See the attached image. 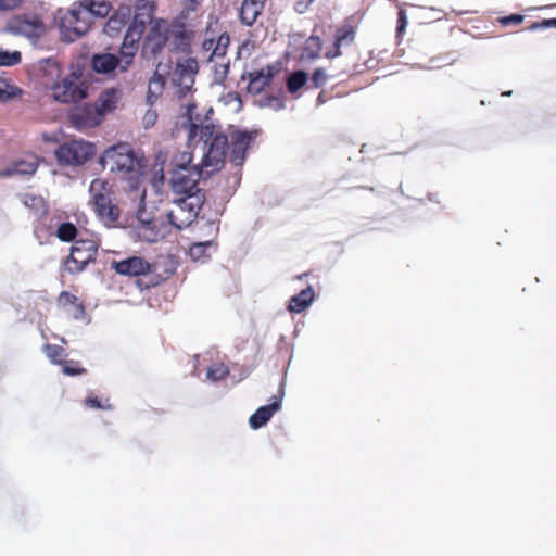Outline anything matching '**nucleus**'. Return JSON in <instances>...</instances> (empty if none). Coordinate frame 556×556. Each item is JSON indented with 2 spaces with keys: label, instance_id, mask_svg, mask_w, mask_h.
<instances>
[{
  "label": "nucleus",
  "instance_id": "nucleus-54",
  "mask_svg": "<svg viewBox=\"0 0 556 556\" xmlns=\"http://www.w3.org/2000/svg\"><path fill=\"white\" fill-rule=\"evenodd\" d=\"M203 3V0H184L186 11H197V9Z\"/></svg>",
  "mask_w": 556,
  "mask_h": 556
},
{
  "label": "nucleus",
  "instance_id": "nucleus-61",
  "mask_svg": "<svg viewBox=\"0 0 556 556\" xmlns=\"http://www.w3.org/2000/svg\"><path fill=\"white\" fill-rule=\"evenodd\" d=\"M331 52H336V47L333 46V49L330 50Z\"/></svg>",
  "mask_w": 556,
  "mask_h": 556
},
{
  "label": "nucleus",
  "instance_id": "nucleus-3",
  "mask_svg": "<svg viewBox=\"0 0 556 556\" xmlns=\"http://www.w3.org/2000/svg\"><path fill=\"white\" fill-rule=\"evenodd\" d=\"M101 164L103 168H108L121 179L126 180L131 190L139 188L143 166L129 146L118 144L106 149L101 156Z\"/></svg>",
  "mask_w": 556,
  "mask_h": 556
},
{
  "label": "nucleus",
  "instance_id": "nucleus-23",
  "mask_svg": "<svg viewBox=\"0 0 556 556\" xmlns=\"http://www.w3.org/2000/svg\"><path fill=\"white\" fill-rule=\"evenodd\" d=\"M262 0H244L241 4L240 18L245 25H252L263 10Z\"/></svg>",
  "mask_w": 556,
  "mask_h": 556
},
{
  "label": "nucleus",
  "instance_id": "nucleus-41",
  "mask_svg": "<svg viewBox=\"0 0 556 556\" xmlns=\"http://www.w3.org/2000/svg\"><path fill=\"white\" fill-rule=\"evenodd\" d=\"M62 371L67 376H75L85 372V369L77 367V364L71 361L62 363Z\"/></svg>",
  "mask_w": 556,
  "mask_h": 556
},
{
  "label": "nucleus",
  "instance_id": "nucleus-5",
  "mask_svg": "<svg viewBox=\"0 0 556 556\" xmlns=\"http://www.w3.org/2000/svg\"><path fill=\"white\" fill-rule=\"evenodd\" d=\"M199 71V63L195 58H182L177 60L170 75V84L174 94L185 99L192 94L195 75Z\"/></svg>",
  "mask_w": 556,
  "mask_h": 556
},
{
  "label": "nucleus",
  "instance_id": "nucleus-4",
  "mask_svg": "<svg viewBox=\"0 0 556 556\" xmlns=\"http://www.w3.org/2000/svg\"><path fill=\"white\" fill-rule=\"evenodd\" d=\"M90 26L91 18L79 2H75L60 18L62 39L67 42H74L87 34Z\"/></svg>",
  "mask_w": 556,
  "mask_h": 556
},
{
  "label": "nucleus",
  "instance_id": "nucleus-22",
  "mask_svg": "<svg viewBox=\"0 0 556 556\" xmlns=\"http://www.w3.org/2000/svg\"><path fill=\"white\" fill-rule=\"evenodd\" d=\"M81 8L89 14V17L103 18L109 15L112 5L108 0H79Z\"/></svg>",
  "mask_w": 556,
  "mask_h": 556
},
{
  "label": "nucleus",
  "instance_id": "nucleus-44",
  "mask_svg": "<svg viewBox=\"0 0 556 556\" xmlns=\"http://www.w3.org/2000/svg\"><path fill=\"white\" fill-rule=\"evenodd\" d=\"M58 301H59V304L64 305V306L73 305V304L77 303V298L67 291H62Z\"/></svg>",
  "mask_w": 556,
  "mask_h": 556
},
{
  "label": "nucleus",
  "instance_id": "nucleus-37",
  "mask_svg": "<svg viewBox=\"0 0 556 556\" xmlns=\"http://www.w3.org/2000/svg\"><path fill=\"white\" fill-rule=\"evenodd\" d=\"M228 375V368L222 364H213L206 372V378L212 381H219Z\"/></svg>",
  "mask_w": 556,
  "mask_h": 556
},
{
  "label": "nucleus",
  "instance_id": "nucleus-38",
  "mask_svg": "<svg viewBox=\"0 0 556 556\" xmlns=\"http://www.w3.org/2000/svg\"><path fill=\"white\" fill-rule=\"evenodd\" d=\"M22 55L18 51H5L0 49V66H13L21 62Z\"/></svg>",
  "mask_w": 556,
  "mask_h": 556
},
{
  "label": "nucleus",
  "instance_id": "nucleus-6",
  "mask_svg": "<svg viewBox=\"0 0 556 556\" xmlns=\"http://www.w3.org/2000/svg\"><path fill=\"white\" fill-rule=\"evenodd\" d=\"M169 36V25L166 21L153 22L142 43V56L147 60L156 59L168 47Z\"/></svg>",
  "mask_w": 556,
  "mask_h": 556
},
{
  "label": "nucleus",
  "instance_id": "nucleus-55",
  "mask_svg": "<svg viewBox=\"0 0 556 556\" xmlns=\"http://www.w3.org/2000/svg\"><path fill=\"white\" fill-rule=\"evenodd\" d=\"M311 2H313V0H306V2H304V1H298V2L295 3V10H296V12H299V13H304V12H305V10L307 9V5H308Z\"/></svg>",
  "mask_w": 556,
  "mask_h": 556
},
{
  "label": "nucleus",
  "instance_id": "nucleus-52",
  "mask_svg": "<svg viewBox=\"0 0 556 556\" xmlns=\"http://www.w3.org/2000/svg\"><path fill=\"white\" fill-rule=\"evenodd\" d=\"M397 33L404 31L407 26V16L404 10H400L399 12V21H397Z\"/></svg>",
  "mask_w": 556,
  "mask_h": 556
},
{
  "label": "nucleus",
  "instance_id": "nucleus-8",
  "mask_svg": "<svg viewBox=\"0 0 556 556\" xmlns=\"http://www.w3.org/2000/svg\"><path fill=\"white\" fill-rule=\"evenodd\" d=\"M7 29L14 36H22L35 45L46 31L42 20L36 14L17 15L9 21Z\"/></svg>",
  "mask_w": 556,
  "mask_h": 556
},
{
  "label": "nucleus",
  "instance_id": "nucleus-10",
  "mask_svg": "<svg viewBox=\"0 0 556 556\" xmlns=\"http://www.w3.org/2000/svg\"><path fill=\"white\" fill-rule=\"evenodd\" d=\"M98 248L93 241L79 240L72 248L71 254L65 261V269L71 274H78L94 260Z\"/></svg>",
  "mask_w": 556,
  "mask_h": 556
},
{
  "label": "nucleus",
  "instance_id": "nucleus-16",
  "mask_svg": "<svg viewBox=\"0 0 556 556\" xmlns=\"http://www.w3.org/2000/svg\"><path fill=\"white\" fill-rule=\"evenodd\" d=\"M141 29L136 26L130 27L126 33L119 50L123 70H128L132 64L138 50L137 42L141 38Z\"/></svg>",
  "mask_w": 556,
  "mask_h": 556
},
{
  "label": "nucleus",
  "instance_id": "nucleus-20",
  "mask_svg": "<svg viewBox=\"0 0 556 556\" xmlns=\"http://www.w3.org/2000/svg\"><path fill=\"white\" fill-rule=\"evenodd\" d=\"M280 400H275L269 405L258 407L249 419L250 427L252 429H260L261 427L265 426L270 420L273 415L280 409Z\"/></svg>",
  "mask_w": 556,
  "mask_h": 556
},
{
  "label": "nucleus",
  "instance_id": "nucleus-26",
  "mask_svg": "<svg viewBox=\"0 0 556 556\" xmlns=\"http://www.w3.org/2000/svg\"><path fill=\"white\" fill-rule=\"evenodd\" d=\"M164 163L165 156L162 153L156 155V161L153 168V176L151 178V186L155 193L161 194L164 186Z\"/></svg>",
  "mask_w": 556,
  "mask_h": 556
},
{
  "label": "nucleus",
  "instance_id": "nucleus-51",
  "mask_svg": "<svg viewBox=\"0 0 556 556\" xmlns=\"http://www.w3.org/2000/svg\"><path fill=\"white\" fill-rule=\"evenodd\" d=\"M264 105L270 106L275 110H280L285 106L282 100L276 97L268 98Z\"/></svg>",
  "mask_w": 556,
  "mask_h": 556
},
{
  "label": "nucleus",
  "instance_id": "nucleus-49",
  "mask_svg": "<svg viewBox=\"0 0 556 556\" xmlns=\"http://www.w3.org/2000/svg\"><path fill=\"white\" fill-rule=\"evenodd\" d=\"M156 118H157V115H156L155 111L149 110L146 113V115L143 116V124H144V126L147 128L151 127L156 122Z\"/></svg>",
  "mask_w": 556,
  "mask_h": 556
},
{
  "label": "nucleus",
  "instance_id": "nucleus-11",
  "mask_svg": "<svg viewBox=\"0 0 556 556\" xmlns=\"http://www.w3.org/2000/svg\"><path fill=\"white\" fill-rule=\"evenodd\" d=\"M211 33H214L213 23H208L206 26L204 40L202 42V50L203 52L208 53V62H213L214 60H223L226 56L230 38L227 33H223L218 36L217 41H215V37H208Z\"/></svg>",
  "mask_w": 556,
  "mask_h": 556
},
{
  "label": "nucleus",
  "instance_id": "nucleus-35",
  "mask_svg": "<svg viewBox=\"0 0 556 556\" xmlns=\"http://www.w3.org/2000/svg\"><path fill=\"white\" fill-rule=\"evenodd\" d=\"M307 81V75L303 71H296L294 72L287 81L288 90L291 93H294L300 88H302L305 83Z\"/></svg>",
  "mask_w": 556,
  "mask_h": 556
},
{
  "label": "nucleus",
  "instance_id": "nucleus-9",
  "mask_svg": "<svg viewBox=\"0 0 556 556\" xmlns=\"http://www.w3.org/2000/svg\"><path fill=\"white\" fill-rule=\"evenodd\" d=\"M94 146L84 140H72L55 150L61 165L78 166L86 163L94 154Z\"/></svg>",
  "mask_w": 556,
  "mask_h": 556
},
{
  "label": "nucleus",
  "instance_id": "nucleus-43",
  "mask_svg": "<svg viewBox=\"0 0 556 556\" xmlns=\"http://www.w3.org/2000/svg\"><path fill=\"white\" fill-rule=\"evenodd\" d=\"M15 96L14 88L5 80L0 79V99H10Z\"/></svg>",
  "mask_w": 556,
  "mask_h": 556
},
{
  "label": "nucleus",
  "instance_id": "nucleus-53",
  "mask_svg": "<svg viewBox=\"0 0 556 556\" xmlns=\"http://www.w3.org/2000/svg\"><path fill=\"white\" fill-rule=\"evenodd\" d=\"M86 405L91 407V408H103V409H109L110 408V405L106 404V405H103L100 403V401L97 399V397H89L86 400Z\"/></svg>",
  "mask_w": 556,
  "mask_h": 556
},
{
  "label": "nucleus",
  "instance_id": "nucleus-32",
  "mask_svg": "<svg viewBox=\"0 0 556 556\" xmlns=\"http://www.w3.org/2000/svg\"><path fill=\"white\" fill-rule=\"evenodd\" d=\"M89 193L91 197V201L99 199L102 195H108L112 193L111 185L102 179V178H96L91 181L89 186Z\"/></svg>",
  "mask_w": 556,
  "mask_h": 556
},
{
  "label": "nucleus",
  "instance_id": "nucleus-31",
  "mask_svg": "<svg viewBox=\"0 0 556 556\" xmlns=\"http://www.w3.org/2000/svg\"><path fill=\"white\" fill-rule=\"evenodd\" d=\"M165 85V79L155 71L153 77L149 81L147 99L150 103L157 99Z\"/></svg>",
  "mask_w": 556,
  "mask_h": 556
},
{
  "label": "nucleus",
  "instance_id": "nucleus-36",
  "mask_svg": "<svg viewBox=\"0 0 556 556\" xmlns=\"http://www.w3.org/2000/svg\"><path fill=\"white\" fill-rule=\"evenodd\" d=\"M77 233L76 227L72 223H63L59 226L56 236L60 240L70 242L75 239Z\"/></svg>",
  "mask_w": 556,
  "mask_h": 556
},
{
  "label": "nucleus",
  "instance_id": "nucleus-58",
  "mask_svg": "<svg viewBox=\"0 0 556 556\" xmlns=\"http://www.w3.org/2000/svg\"><path fill=\"white\" fill-rule=\"evenodd\" d=\"M116 23H117V21H116V20H114V18H110V20H109V23H108V26H111L112 24H116Z\"/></svg>",
  "mask_w": 556,
  "mask_h": 556
},
{
  "label": "nucleus",
  "instance_id": "nucleus-57",
  "mask_svg": "<svg viewBox=\"0 0 556 556\" xmlns=\"http://www.w3.org/2000/svg\"><path fill=\"white\" fill-rule=\"evenodd\" d=\"M317 103H318V104H323V103H325V100H324V98H323V93H320V94L318 96V98H317Z\"/></svg>",
  "mask_w": 556,
  "mask_h": 556
},
{
  "label": "nucleus",
  "instance_id": "nucleus-42",
  "mask_svg": "<svg viewBox=\"0 0 556 556\" xmlns=\"http://www.w3.org/2000/svg\"><path fill=\"white\" fill-rule=\"evenodd\" d=\"M154 219H155V217L152 215L151 212H148L146 210L144 204L139 206V208L137 211L138 225L147 224V223H150V222H152Z\"/></svg>",
  "mask_w": 556,
  "mask_h": 556
},
{
  "label": "nucleus",
  "instance_id": "nucleus-48",
  "mask_svg": "<svg viewBox=\"0 0 556 556\" xmlns=\"http://www.w3.org/2000/svg\"><path fill=\"white\" fill-rule=\"evenodd\" d=\"M523 21V16L522 15H519V14H511L509 16H505L501 20V23L503 25H508V24H519Z\"/></svg>",
  "mask_w": 556,
  "mask_h": 556
},
{
  "label": "nucleus",
  "instance_id": "nucleus-46",
  "mask_svg": "<svg viewBox=\"0 0 556 556\" xmlns=\"http://www.w3.org/2000/svg\"><path fill=\"white\" fill-rule=\"evenodd\" d=\"M24 204L26 206H31V207L45 206L42 198L34 197V195H26L25 200H24Z\"/></svg>",
  "mask_w": 556,
  "mask_h": 556
},
{
  "label": "nucleus",
  "instance_id": "nucleus-45",
  "mask_svg": "<svg viewBox=\"0 0 556 556\" xmlns=\"http://www.w3.org/2000/svg\"><path fill=\"white\" fill-rule=\"evenodd\" d=\"M24 0H0V11H11L18 8Z\"/></svg>",
  "mask_w": 556,
  "mask_h": 556
},
{
  "label": "nucleus",
  "instance_id": "nucleus-27",
  "mask_svg": "<svg viewBox=\"0 0 556 556\" xmlns=\"http://www.w3.org/2000/svg\"><path fill=\"white\" fill-rule=\"evenodd\" d=\"M169 33L168 49L170 51H186L190 47V38L185 30L169 27Z\"/></svg>",
  "mask_w": 556,
  "mask_h": 556
},
{
  "label": "nucleus",
  "instance_id": "nucleus-24",
  "mask_svg": "<svg viewBox=\"0 0 556 556\" xmlns=\"http://www.w3.org/2000/svg\"><path fill=\"white\" fill-rule=\"evenodd\" d=\"M314 300V291L311 287L302 290L299 294L293 295L289 302V311L301 313L311 305Z\"/></svg>",
  "mask_w": 556,
  "mask_h": 556
},
{
  "label": "nucleus",
  "instance_id": "nucleus-2",
  "mask_svg": "<svg viewBox=\"0 0 556 556\" xmlns=\"http://www.w3.org/2000/svg\"><path fill=\"white\" fill-rule=\"evenodd\" d=\"M202 173L204 170L198 165H193L189 172L172 170L170 187L175 197L167 218L178 229L190 226L205 202V194L199 188Z\"/></svg>",
  "mask_w": 556,
  "mask_h": 556
},
{
  "label": "nucleus",
  "instance_id": "nucleus-56",
  "mask_svg": "<svg viewBox=\"0 0 556 556\" xmlns=\"http://www.w3.org/2000/svg\"><path fill=\"white\" fill-rule=\"evenodd\" d=\"M210 23H213V29H214V33H211V34L208 35V37H215V41H217L218 36L222 34V33L218 30V23H217V21H211Z\"/></svg>",
  "mask_w": 556,
  "mask_h": 556
},
{
  "label": "nucleus",
  "instance_id": "nucleus-21",
  "mask_svg": "<svg viewBox=\"0 0 556 556\" xmlns=\"http://www.w3.org/2000/svg\"><path fill=\"white\" fill-rule=\"evenodd\" d=\"M121 96L122 90L118 88H109L101 92L94 106L102 117L116 109Z\"/></svg>",
  "mask_w": 556,
  "mask_h": 556
},
{
  "label": "nucleus",
  "instance_id": "nucleus-30",
  "mask_svg": "<svg viewBox=\"0 0 556 556\" xmlns=\"http://www.w3.org/2000/svg\"><path fill=\"white\" fill-rule=\"evenodd\" d=\"M320 50L321 39L316 35H312L305 42L302 59L314 60L318 58Z\"/></svg>",
  "mask_w": 556,
  "mask_h": 556
},
{
  "label": "nucleus",
  "instance_id": "nucleus-59",
  "mask_svg": "<svg viewBox=\"0 0 556 556\" xmlns=\"http://www.w3.org/2000/svg\"><path fill=\"white\" fill-rule=\"evenodd\" d=\"M511 91L504 92L503 96H510Z\"/></svg>",
  "mask_w": 556,
  "mask_h": 556
},
{
  "label": "nucleus",
  "instance_id": "nucleus-60",
  "mask_svg": "<svg viewBox=\"0 0 556 556\" xmlns=\"http://www.w3.org/2000/svg\"><path fill=\"white\" fill-rule=\"evenodd\" d=\"M144 195H146V193H144V191H143V192H142V194H141V202H143V200H144Z\"/></svg>",
  "mask_w": 556,
  "mask_h": 556
},
{
  "label": "nucleus",
  "instance_id": "nucleus-29",
  "mask_svg": "<svg viewBox=\"0 0 556 556\" xmlns=\"http://www.w3.org/2000/svg\"><path fill=\"white\" fill-rule=\"evenodd\" d=\"M214 250L212 241L198 242L190 247L189 255L195 262H204L210 257V252Z\"/></svg>",
  "mask_w": 556,
  "mask_h": 556
},
{
  "label": "nucleus",
  "instance_id": "nucleus-7",
  "mask_svg": "<svg viewBox=\"0 0 556 556\" xmlns=\"http://www.w3.org/2000/svg\"><path fill=\"white\" fill-rule=\"evenodd\" d=\"M51 90L54 100L62 103L76 102L87 97V87L80 75L74 72L54 83Z\"/></svg>",
  "mask_w": 556,
  "mask_h": 556
},
{
  "label": "nucleus",
  "instance_id": "nucleus-13",
  "mask_svg": "<svg viewBox=\"0 0 556 556\" xmlns=\"http://www.w3.org/2000/svg\"><path fill=\"white\" fill-rule=\"evenodd\" d=\"M111 268L123 276H141L150 271V264L140 256L111 262Z\"/></svg>",
  "mask_w": 556,
  "mask_h": 556
},
{
  "label": "nucleus",
  "instance_id": "nucleus-17",
  "mask_svg": "<svg viewBox=\"0 0 556 556\" xmlns=\"http://www.w3.org/2000/svg\"><path fill=\"white\" fill-rule=\"evenodd\" d=\"M92 70L99 74L110 75L114 71L118 70L124 73L127 70H123L122 56L119 58L112 53H98L92 56L91 60Z\"/></svg>",
  "mask_w": 556,
  "mask_h": 556
},
{
  "label": "nucleus",
  "instance_id": "nucleus-50",
  "mask_svg": "<svg viewBox=\"0 0 556 556\" xmlns=\"http://www.w3.org/2000/svg\"><path fill=\"white\" fill-rule=\"evenodd\" d=\"M71 314H72L73 318L81 319L85 315V308H84L83 304L78 303V302L73 304V311Z\"/></svg>",
  "mask_w": 556,
  "mask_h": 556
},
{
  "label": "nucleus",
  "instance_id": "nucleus-47",
  "mask_svg": "<svg viewBox=\"0 0 556 556\" xmlns=\"http://www.w3.org/2000/svg\"><path fill=\"white\" fill-rule=\"evenodd\" d=\"M546 27H556V18L544 20L541 23H534L531 25V30H536Z\"/></svg>",
  "mask_w": 556,
  "mask_h": 556
},
{
  "label": "nucleus",
  "instance_id": "nucleus-1",
  "mask_svg": "<svg viewBox=\"0 0 556 556\" xmlns=\"http://www.w3.org/2000/svg\"><path fill=\"white\" fill-rule=\"evenodd\" d=\"M194 103L187 104L188 141L193 147V153L201 154L200 167L206 175H212L224 166L229 140L220 127L210 121L212 109L207 110L204 119L194 115Z\"/></svg>",
  "mask_w": 556,
  "mask_h": 556
},
{
  "label": "nucleus",
  "instance_id": "nucleus-25",
  "mask_svg": "<svg viewBox=\"0 0 556 556\" xmlns=\"http://www.w3.org/2000/svg\"><path fill=\"white\" fill-rule=\"evenodd\" d=\"M138 237L147 242H156L162 238V233L159 228V222L156 219L141 224L136 227Z\"/></svg>",
  "mask_w": 556,
  "mask_h": 556
},
{
  "label": "nucleus",
  "instance_id": "nucleus-28",
  "mask_svg": "<svg viewBox=\"0 0 556 556\" xmlns=\"http://www.w3.org/2000/svg\"><path fill=\"white\" fill-rule=\"evenodd\" d=\"M354 40V31L352 28L339 29L336 34L334 47L336 52L327 51L326 58L333 59L341 54L340 48L343 43H351Z\"/></svg>",
  "mask_w": 556,
  "mask_h": 556
},
{
  "label": "nucleus",
  "instance_id": "nucleus-15",
  "mask_svg": "<svg viewBox=\"0 0 556 556\" xmlns=\"http://www.w3.org/2000/svg\"><path fill=\"white\" fill-rule=\"evenodd\" d=\"M112 194L113 192L91 201L97 216L106 226L114 224L121 214L118 206L113 203Z\"/></svg>",
  "mask_w": 556,
  "mask_h": 556
},
{
  "label": "nucleus",
  "instance_id": "nucleus-40",
  "mask_svg": "<svg viewBox=\"0 0 556 556\" xmlns=\"http://www.w3.org/2000/svg\"><path fill=\"white\" fill-rule=\"evenodd\" d=\"M327 74L323 68H316L312 75L311 81L314 87L319 88L327 81Z\"/></svg>",
  "mask_w": 556,
  "mask_h": 556
},
{
  "label": "nucleus",
  "instance_id": "nucleus-34",
  "mask_svg": "<svg viewBox=\"0 0 556 556\" xmlns=\"http://www.w3.org/2000/svg\"><path fill=\"white\" fill-rule=\"evenodd\" d=\"M42 352L52 364H62L67 356L66 351L62 346L53 344H45Z\"/></svg>",
  "mask_w": 556,
  "mask_h": 556
},
{
  "label": "nucleus",
  "instance_id": "nucleus-18",
  "mask_svg": "<svg viewBox=\"0 0 556 556\" xmlns=\"http://www.w3.org/2000/svg\"><path fill=\"white\" fill-rule=\"evenodd\" d=\"M38 167V159L35 155H26L13 162L5 168H0V176L9 177L13 175H33Z\"/></svg>",
  "mask_w": 556,
  "mask_h": 556
},
{
  "label": "nucleus",
  "instance_id": "nucleus-39",
  "mask_svg": "<svg viewBox=\"0 0 556 556\" xmlns=\"http://www.w3.org/2000/svg\"><path fill=\"white\" fill-rule=\"evenodd\" d=\"M228 70H229V63L224 62V59H223L220 63H217L214 66V81L217 84H222L228 74Z\"/></svg>",
  "mask_w": 556,
  "mask_h": 556
},
{
  "label": "nucleus",
  "instance_id": "nucleus-33",
  "mask_svg": "<svg viewBox=\"0 0 556 556\" xmlns=\"http://www.w3.org/2000/svg\"><path fill=\"white\" fill-rule=\"evenodd\" d=\"M192 154H194L193 152L190 153L188 151H184V152H180L178 154H176L173 159H172V166H173V170H184V172H189L191 170L192 166H190V163L192 161Z\"/></svg>",
  "mask_w": 556,
  "mask_h": 556
},
{
  "label": "nucleus",
  "instance_id": "nucleus-19",
  "mask_svg": "<svg viewBox=\"0 0 556 556\" xmlns=\"http://www.w3.org/2000/svg\"><path fill=\"white\" fill-rule=\"evenodd\" d=\"M275 72V67L266 66L249 73L248 91L254 94L262 92L271 81Z\"/></svg>",
  "mask_w": 556,
  "mask_h": 556
},
{
  "label": "nucleus",
  "instance_id": "nucleus-12",
  "mask_svg": "<svg viewBox=\"0 0 556 556\" xmlns=\"http://www.w3.org/2000/svg\"><path fill=\"white\" fill-rule=\"evenodd\" d=\"M70 119L74 128L86 130L98 126L102 122V116L94 105L85 104L74 108L71 111Z\"/></svg>",
  "mask_w": 556,
  "mask_h": 556
},
{
  "label": "nucleus",
  "instance_id": "nucleus-14",
  "mask_svg": "<svg viewBox=\"0 0 556 556\" xmlns=\"http://www.w3.org/2000/svg\"><path fill=\"white\" fill-rule=\"evenodd\" d=\"M254 136L252 132L237 130L231 135L230 161L236 166H241L245 160V153Z\"/></svg>",
  "mask_w": 556,
  "mask_h": 556
}]
</instances>
